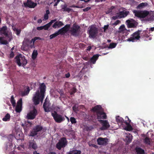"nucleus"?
<instances>
[{
	"label": "nucleus",
	"mask_w": 154,
	"mask_h": 154,
	"mask_svg": "<svg viewBox=\"0 0 154 154\" xmlns=\"http://www.w3.org/2000/svg\"><path fill=\"white\" fill-rule=\"evenodd\" d=\"M70 24H67L64 27L59 29L55 33L51 35L49 37L50 39H52L60 34L61 35H65L69 30L71 35L74 37L78 36L80 32L81 27L76 23H74L70 27Z\"/></svg>",
	"instance_id": "1"
},
{
	"label": "nucleus",
	"mask_w": 154,
	"mask_h": 154,
	"mask_svg": "<svg viewBox=\"0 0 154 154\" xmlns=\"http://www.w3.org/2000/svg\"><path fill=\"white\" fill-rule=\"evenodd\" d=\"M102 107L100 105H97L92 109V111L95 112V114L92 116V119L93 122L97 119L98 120L101 119H106L107 117L105 113L101 109Z\"/></svg>",
	"instance_id": "2"
},
{
	"label": "nucleus",
	"mask_w": 154,
	"mask_h": 154,
	"mask_svg": "<svg viewBox=\"0 0 154 154\" xmlns=\"http://www.w3.org/2000/svg\"><path fill=\"white\" fill-rule=\"evenodd\" d=\"M44 97V94H40L39 90H37L34 94L32 98L34 105H36L38 104L40 101L42 103Z\"/></svg>",
	"instance_id": "3"
},
{
	"label": "nucleus",
	"mask_w": 154,
	"mask_h": 154,
	"mask_svg": "<svg viewBox=\"0 0 154 154\" xmlns=\"http://www.w3.org/2000/svg\"><path fill=\"white\" fill-rule=\"evenodd\" d=\"M15 62L19 66H22L24 67L27 63V61L25 59V57L23 56L20 54L17 55L14 58Z\"/></svg>",
	"instance_id": "4"
},
{
	"label": "nucleus",
	"mask_w": 154,
	"mask_h": 154,
	"mask_svg": "<svg viewBox=\"0 0 154 154\" xmlns=\"http://www.w3.org/2000/svg\"><path fill=\"white\" fill-rule=\"evenodd\" d=\"M90 29L88 31L89 37L94 38L97 36L98 33V29L94 25H93L90 26Z\"/></svg>",
	"instance_id": "5"
},
{
	"label": "nucleus",
	"mask_w": 154,
	"mask_h": 154,
	"mask_svg": "<svg viewBox=\"0 0 154 154\" xmlns=\"http://www.w3.org/2000/svg\"><path fill=\"white\" fill-rule=\"evenodd\" d=\"M51 116L53 117L55 121L58 123H60L65 120V118L62 115L58 114L57 112L54 111L51 113Z\"/></svg>",
	"instance_id": "6"
},
{
	"label": "nucleus",
	"mask_w": 154,
	"mask_h": 154,
	"mask_svg": "<svg viewBox=\"0 0 154 154\" xmlns=\"http://www.w3.org/2000/svg\"><path fill=\"white\" fill-rule=\"evenodd\" d=\"M68 141L65 137L61 138L56 145V147L59 150L64 148L67 145Z\"/></svg>",
	"instance_id": "7"
},
{
	"label": "nucleus",
	"mask_w": 154,
	"mask_h": 154,
	"mask_svg": "<svg viewBox=\"0 0 154 154\" xmlns=\"http://www.w3.org/2000/svg\"><path fill=\"white\" fill-rule=\"evenodd\" d=\"M135 16L140 18H144L149 14V12L147 11H137L134 10L133 11Z\"/></svg>",
	"instance_id": "8"
},
{
	"label": "nucleus",
	"mask_w": 154,
	"mask_h": 154,
	"mask_svg": "<svg viewBox=\"0 0 154 154\" xmlns=\"http://www.w3.org/2000/svg\"><path fill=\"white\" fill-rule=\"evenodd\" d=\"M141 32L142 30H138L134 33L131 35V37L127 39V41L134 42L139 40L140 38V35Z\"/></svg>",
	"instance_id": "9"
},
{
	"label": "nucleus",
	"mask_w": 154,
	"mask_h": 154,
	"mask_svg": "<svg viewBox=\"0 0 154 154\" xmlns=\"http://www.w3.org/2000/svg\"><path fill=\"white\" fill-rule=\"evenodd\" d=\"M43 128L40 125H37L34 126L31 131H30L29 136L34 137L38 134V133L41 131Z\"/></svg>",
	"instance_id": "10"
},
{
	"label": "nucleus",
	"mask_w": 154,
	"mask_h": 154,
	"mask_svg": "<svg viewBox=\"0 0 154 154\" xmlns=\"http://www.w3.org/2000/svg\"><path fill=\"white\" fill-rule=\"evenodd\" d=\"M7 27L6 26H3L0 28V35H4L6 39L9 41L11 40L12 37L10 35H9L6 31Z\"/></svg>",
	"instance_id": "11"
},
{
	"label": "nucleus",
	"mask_w": 154,
	"mask_h": 154,
	"mask_svg": "<svg viewBox=\"0 0 154 154\" xmlns=\"http://www.w3.org/2000/svg\"><path fill=\"white\" fill-rule=\"evenodd\" d=\"M98 121L101 125L102 126L100 128L101 130H107L109 128L110 125L108 121L107 120H99Z\"/></svg>",
	"instance_id": "12"
},
{
	"label": "nucleus",
	"mask_w": 154,
	"mask_h": 154,
	"mask_svg": "<svg viewBox=\"0 0 154 154\" xmlns=\"http://www.w3.org/2000/svg\"><path fill=\"white\" fill-rule=\"evenodd\" d=\"M37 114V110L34 107L32 110L27 114V118L28 119H33L35 118Z\"/></svg>",
	"instance_id": "13"
},
{
	"label": "nucleus",
	"mask_w": 154,
	"mask_h": 154,
	"mask_svg": "<svg viewBox=\"0 0 154 154\" xmlns=\"http://www.w3.org/2000/svg\"><path fill=\"white\" fill-rule=\"evenodd\" d=\"M126 22L128 28H135L138 24L137 22L132 19L127 20Z\"/></svg>",
	"instance_id": "14"
},
{
	"label": "nucleus",
	"mask_w": 154,
	"mask_h": 154,
	"mask_svg": "<svg viewBox=\"0 0 154 154\" xmlns=\"http://www.w3.org/2000/svg\"><path fill=\"white\" fill-rule=\"evenodd\" d=\"M50 105L51 103L48 100H47V98L46 97L43 105V107L45 112H49L51 111V109L50 107Z\"/></svg>",
	"instance_id": "15"
},
{
	"label": "nucleus",
	"mask_w": 154,
	"mask_h": 154,
	"mask_svg": "<svg viewBox=\"0 0 154 154\" xmlns=\"http://www.w3.org/2000/svg\"><path fill=\"white\" fill-rule=\"evenodd\" d=\"M97 144L100 145L106 146L108 144V139L106 137H99L97 140Z\"/></svg>",
	"instance_id": "16"
},
{
	"label": "nucleus",
	"mask_w": 154,
	"mask_h": 154,
	"mask_svg": "<svg viewBox=\"0 0 154 154\" xmlns=\"http://www.w3.org/2000/svg\"><path fill=\"white\" fill-rule=\"evenodd\" d=\"M23 4L25 7H28L29 8H34L37 5L36 3H34L29 0H27L26 2H24Z\"/></svg>",
	"instance_id": "17"
},
{
	"label": "nucleus",
	"mask_w": 154,
	"mask_h": 154,
	"mask_svg": "<svg viewBox=\"0 0 154 154\" xmlns=\"http://www.w3.org/2000/svg\"><path fill=\"white\" fill-rule=\"evenodd\" d=\"M22 100L20 99L17 102V105L15 107V111L17 112H20L22 110Z\"/></svg>",
	"instance_id": "18"
},
{
	"label": "nucleus",
	"mask_w": 154,
	"mask_h": 154,
	"mask_svg": "<svg viewBox=\"0 0 154 154\" xmlns=\"http://www.w3.org/2000/svg\"><path fill=\"white\" fill-rule=\"evenodd\" d=\"M46 86L44 83L40 84L39 88L40 89V94H44L46 90Z\"/></svg>",
	"instance_id": "19"
},
{
	"label": "nucleus",
	"mask_w": 154,
	"mask_h": 154,
	"mask_svg": "<svg viewBox=\"0 0 154 154\" xmlns=\"http://www.w3.org/2000/svg\"><path fill=\"white\" fill-rule=\"evenodd\" d=\"M129 12L127 11H126L125 10H123L122 11H119V12L116 13L117 14H119L121 18H124L128 14Z\"/></svg>",
	"instance_id": "20"
},
{
	"label": "nucleus",
	"mask_w": 154,
	"mask_h": 154,
	"mask_svg": "<svg viewBox=\"0 0 154 154\" xmlns=\"http://www.w3.org/2000/svg\"><path fill=\"white\" fill-rule=\"evenodd\" d=\"M29 148H32L34 150H35L37 148V145L34 140L29 141Z\"/></svg>",
	"instance_id": "21"
},
{
	"label": "nucleus",
	"mask_w": 154,
	"mask_h": 154,
	"mask_svg": "<svg viewBox=\"0 0 154 154\" xmlns=\"http://www.w3.org/2000/svg\"><path fill=\"white\" fill-rule=\"evenodd\" d=\"M64 25L62 22L61 21H56L54 23L52 26V27L56 29L57 27L59 28Z\"/></svg>",
	"instance_id": "22"
},
{
	"label": "nucleus",
	"mask_w": 154,
	"mask_h": 154,
	"mask_svg": "<svg viewBox=\"0 0 154 154\" xmlns=\"http://www.w3.org/2000/svg\"><path fill=\"white\" fill-rule=\"evenodd\" d=\"M99 56V55L97 54L94 55L89 60L90 62L93 64H94L98 59Z\"/></svg>",
	"instance_id": "23"
},
{
	"label": "nucleus",
	"mask_w": 154,
	"mask_h": 154,
	"mask_svg": "<svg viewBox=\"0 0 154 154\" xmlns=\"http://www.w3.org/2000/svg\"><path fill=\"white\" fill-rule=\"evenodd\" d=\"M148 32L147 30L143 31V32L140 33V38L146 39L149 37V35L148 34Z\"/></svg>",
	"instance_id": "24"
},
{
	"label": "nucleus",
	"mask_w": 154,
	"mask_h": 154,
	"mask_svg": "<svg viewBox=\"0 0 154 154\" xmlns=\"http://www.w3.org/2000/svg\"><path fill=\"white\" fill-rule=\"evenodd\" d=\"M135 150L137 154H145L144 150L140 147H136Z\"/></svg>",
	"instance_id": "25"
},
{
	"label": "nucleus",
	"mask_w": 154,
	"mask_h": 154,
	"mask_svg": "<svg viewBox=\"0 0 154 154\" xmlns=\"http://www.w3.org/2000/svg\"><path fill=\"white\" fill-rule=\"evenodd\" d=\"M67 5L66 4H65L63 5H62V9L63 11L67 12L69 13L70 11L72 10V9L67 7Z\"/></svg>",
	"instance_id": "26"
},
{
	"label": "nucleus",
	"mask_w": 154,
	"mask_h": 154,
	"mask_svg": "<svg viewBox=\"0 0 154 154\" xmlns=\"http://www.w3.org/2000/svg\"><path fill=\"white\" fill-rule=\"evenodd\" d=\"M143 142L146 145H150L151 144V139L149 137L146 136L143 139Z\"/></svg>",
	"instance_id": "27"
},
{
	"label": "nucleus",
	"mask_w": 154,
	"mask_h": 154,
	"mask_svg": "<svg viewBox=\"0 0 154 154\" xmlns=\"http://www.w3.org/2000/svg\"><path fill=\"white\" fill-rule=\"evenodd\" d=\"M116 121L118 123H120L122 124V123H125V121L123 119L119 116H117L116 117Z\"/></svg>",
	"instance_id": "28"
},
{
	"label": "nucleus",
	"mask_w": 154,
	"mask_h": 154,
	"mask_svg": "<svg viewBox=\"0 0 154 154\" xmlns=\"http://www.w3.org/2000/svg\"><path fill=\"white\" fill-rule=\"evenodd\" d=\"M81 152V151L79 150H73L70 151L68 154H80Z\"/></svg>",
	"instance_id": "29"
},
{
	"label": "nucleus",
	"mask_w": 154,
	"mask_h": 154,
	"mask_svg": "<svg viewBox=\"0 0 154 154\" xmlns=\"http://www.w3.org/2000/svg\"><path fill=\"white\" fill-rule=\"evenodd\" d=\"M38 53L37 50H34L33 51L32 55V58L33 60H35L38 55Z\"/></svg>",
	"instance_id": "30"
},
{
	"label": "nucleus",
	"mask_w": 154,
	"mask_h": 154,
	"mask_svg": "<svg viewBox=\"0 0 154 154\" xmlns=\"http://www.w3.org/2000/svg\"><path fill=\"white\" fill-rule=\"evenodd\" d=\"M29 88L28 89L25 91H21L20 93V95H21V96L23 97L24 96H25L26 95H27L28 93H29Z\"/></svg>",
	"instance_id": "31"
},
{
	"label": "nucleus",
	"mask_w": 154,
	"mask_h": 154,
	"mask_svg": "<svg viewBox=\"0 0 154 154\" xmlns=\"http://www.w3.org/2000/svg\"><path fill=\"white\" fill-rule=\"evenodd\" d=\"M10 116L9 114L8 113L5 116V117L2 119L3 121H7L10 120Z\"/></svg>",
	"instance_id": "32"
},
{
	"label": "nucleus",
	"mask_w": 154,
	"mask_h": 154,
	"mask_svg": "<svg viewBox=\"0 0 154 154\" xmlns=\"http://www.w3.org/2000/svg\"><path fill=\"white\" fill-rule=\"evenodd\" d=\"M127 125L126 130L128 131H131L133 130V128L131 126L130 124V122H127L126 124H125Z\"/></svg>",
	"instance_id": "33"
},
{
	"label": "nucleus",
	"mask_w": 154,
	"mask_h": 154,
	"mask_svg": "<svg viewBox=\"0 0 154 154\" xmlns=\"http://www.w3.org/2000/svg\"><path fill=\"white\" fill-rule=\"evenodd\" d=\"M11 102L13 107L15 106L16 105L15 100L14 99L13 95H12L11 97Z\"/></svg>",
	"instance_id": "34"
},
{
	"label": "nucleus",
	"mask_w": 154,
	"mask_h": 154,
	"mask_svg": "<svg viewBox=\"0 0 154 154\" xmlns=\"http://www.w3.org/2000/svg\"><path fill=\"white\" fill-rule=\"evenodd\" d=\"M117 45V44L115 43H111L110 44L108 47L109 49H112L116 47Z\"/></svg>",
	"instance_id": "35"
},
{
	"label": "nucleus",
	"mask_w": 154,
	"mask_h": 154,
	"mask_svg": "<svg viewBox=\"0 0 154 154\" xmlns=\"http://www.w3.org/2000/svg\"><path fill=\"white\" fill-rule=\"evenodd\" d=\"M46 13L44 16V18L47 20L48 18V14H49L50 12L49 10H47L46 12Z\"/></svg>",
	"instance_id": "36"
},
{
	"label": "nucleus",
	"mask_w": 154,
	"mask_h": 154,
	"mask_svg": "<svg viewBox=\"0 0 154 154\" xmlns=\"http://www.w3.org/2000/svg\"><path fill=\"white\" fill-rule=\"evenodd\" d=\"M145 4L144 3H142L139 5L137 7V9H140L143 8L146 6Z\"/></svg>",
	"instance_id": "37"
},
{
	"label": "nucleus",
	"mask_w": 154,
	"mask_h": 154,
	"mask_svg": "<svg viewBox=\"0 0 154 154\" xmlns=\"http://www.w3.org/2000/svg\"><path fill=\"white\" fill-rule=\"evenodd\" d=\"M70 121L72 124H75L76 123V121L75 119L73 117H71L70 118Z\"/></svg>",
	"instance_id": "38"
},
{
	"label": "nucleus",
	"mask_w": 154,
	"mask_h": 154,
	"mask_svg": "<svg viewBox=\"0 0 154 154\" xmlns=\"http://www.w3.org/2000/svg\"><path fill=\"white\" fill-rule=\"evenodd\" d=\"M38 39L41 40V38L39 37H35L33 38L32 39L31 42H33V43H34L35 41Z\"/></svg>",
	"instance_id": "39"
},
{
	"label": "nucleus",
	"mask_w": 154,
	"mask_h": 154,
	"mask_svg": "<svg viewBox=\"0 0 154 154\" xmlns=\"http://www.w3.org/2000/svg\"><path fill=\"white\" fill-rule=\"evenodd\" d=\"M118 19H121L119 16V14H117L115 16H113L112 17V19L115 20Z\"/></svg>",
	"instance_id": "40"
},
{
	"label": "nucleus",
	"mask_w": 154,
	"mask_h": 154,
	"mask_svg": "<svg viewBox=\"0 0 154 154\" xmlns=\"http://www.w3.org/2000/svg\"><path fill=\"white\" fill-rule=\"evenodd\" d=\"M93 129V128L92 126L87 127L86 128V130L87 131H91Z\"/></svg>",
	"instance_id": "41"
},
{
	"label": "nucleus",
	"mask_w": 154,
	"mask_h": 154,
	"mask_svg": "<svg viewBox=\"0 0 154 154\" xmlns=\"http://www.w3.org/2000/svg\"><path fill=\"white\" fill-rule=\"evenodd\" d=\"M8 42L7 40H2L0 43L2 44L6 45L8 44Z\"/></svg>",
	"instance_id": "42"
},
{
	"label": "nucleus",
	"mask_w": 154,
	"mask_h": 154,
	"mask_svg": "<svg viewBox=\"0 0 154 154\" xmlns=\"http://www.w3.org/2000/svg\"><path fill=\"white\" fill-rule=\"evenodd\" d=\"M125 119H127V120H125V123L126 124L127 122H130V123L131 122V120L129 119V118L128 116H126L125 117Z\"/></svg>",
	"instance_id": "43"
},
{
	"label": "nucleus",
	"mask_w": 154,
	"mask_h": 154,
	"mask_svg": "<svg viewBox=\"0 0 154 154\" xmlns=\"http://www.w3.org/2000/svg\"><path fill=\"white\" fill-rule=\"evenodd\" d=\"M15 30L16 31V34L17 35H19L21 32V30L20 29H15Z\"/></svg>",
	"instance_id": "44"
},
{
	"label": "nucleus",
	"mask_w": 154,
	"mask_h": 154,
	"mask_svg": "<svg viewBox=\"0 0 154 154\" xmlns=\"http://www.w3.org/2000/svg\"><path fill=\"white\" fill-rule=\"evenodd\" d=\"M109 24H108L107 25H105L104 26V27L103 28V29H104V32H106V31L108 29V27H109Z\"/></svg>",
	"instance_id": "45"
},
{
	"label": "nucleus",
	"mask_w": 154,
	"mask_h": 154,
	"mask_svg": "<svg viewBox=\"0 0 154 154\" xmlns=\"http://www.w3.org/2000/svg\"><path fill=\"white\" fill-rule=\"evenodd\" d=\"M120 23V21L119 20H117L114 23L112 24L113 25H117L118 24Z\"/></svg>",
	"instance_id": "46"
},
{
	"label": "nucleus",
	"mask_w": 154,
	"mask_h": 154,
	"mask_svg": "<svg viewBox=\"0 0 154 154\" xmlns=\"http://www.w3.org/2000/svg\"><path fill=\"white\" fill-rule=\"evenodd\" d=\"M91 9V7H87L86 8L84 9L83 10L84 11L86 12L87 11L90 10Z\"/></svg>",
	"instance_id": "47"
},
{
	"label": "nucleus",
	"mask_w": 154,
	"mask_h": 154,
	"mask_svg": "<svg viewBox=\"0 0 154 154\" xmlns=\"http://www.w3.org/2000/svg\"><path fill=\"white\" fill-rule=\"evenodd\" d=\"M76 92V89L75 88H73L72 90L70 93V94L72 95L74 94Z\"/></svg>",
	"instance_id": "48"
},
{
	"label": "nucleus",
	"mask_w": 154,
	"mask_h": 154,
	"mask_svg": "<svg viewBox=\"0 0 154 154\" xmlns=\"http://www.w3.org/2000/svg\"><path fill=\"white\" fill-rule=\"evenodd\" d=\"M43 26V29L45 30H48L49 28V27L47 24Z\"/></svg>",
	"instance_id": "49"
},
{
	"label": "nucleus",
	"mask_w": 154,
	"mask_h": 154,
	"mask_svg": "<svg viewBox=\"0 0 154 154\" xmlns=\"http://www.w3.org/2000/svg\"><path fill=\"white\" fill-rule=\"evenodd\" d=\"M37 29L38 30H41L43 29V26L37 27Z\"/></svg>",
	"instance_id": "50"
},
{
	"label": "nucleus",
	"mask_w": 154,
	"mask_h": 154,
	"mask_svg": "<svg viewBox=\"0 0 154 154\" xmlns=\"http://www.w3.org/2000/svg\"><path fill=\"white\" fill-rule=\"evenodd\" d=\"M14 52L12 51L10 54V58H13L14 57Z\"/></svg>",
	"instance_id": "51"
},
{
	"label": "nucleus",
	"mask_w": 154,
	"mask_h": 154,
	"mask_svg": "<svg viewBox=\"0 0 154 154\" xmlns=\"http://www.w3.org/2000/svg\"><path fill=\"white\" fill-rule=\"evenodd\" d=\"M112 11H111L110 9H109L108 10L106 11V14H109L110 13H112Z\"/></svg>",
	"instance_id": "52"
},
{
	"label": "nucleus",
	"mask_w": 154,
	"mask_h": 154,
	"mask_svg": "<svg viewBox=\"0 0 154 154\" xmlns=\"http://www.w3.org/2000/svg\"><path fill=\"white\" fill-rule=\"evenodd\" d=\"M83 59L86 61H88L89 60V58L88 57L85 56V57H83Z\"/></svg>",
	"instance_id": "53"
},
{
	"label": "nucleus",
	"mask_w": 154,
	"mask_h": 154,
	"mask_svg": "<svg viewBox=\"0 0 154 154\" xmlns=\"http://www.w3.org/2000/svg\"><path fill=\"white\" fill-rule=\"evenodd\" d=\"M106 0H95V2L96 3H97V2H105Z\"/></svg>",
	"instance_id": "54"
},
{
	"label": "nucleus",
	"mask_w": 154,
	"mask_h": 154,
	"mask_svg": "<svg viewBox=\"0 0 154 154\" xmlns=\"http://www.w3.org/2000/svg\"><path fill=\"white\" fill-rule=\"evenodd\" d=\"M65 75L66 78H68L70 77V74L69 72H68Z\"/></svg>",
	"instance_id": "55"
},
{
	"label": "nucleus",
	"mask_w": 154,
	"mask_h": 154,
	"mask_svg": "<svg viewBox=\"0 0 154 154\" xmlns=\"http://www.w3.org/2000/svg\"><path fill=\"white\" fill-rule=\"evenodd\" d=\"M91 145L92 146H93V147H94V148H98V146L97 145H96L95 144H91Z\"/></svg>",
	"instance_id": "56"
},
{
	"label": "nucleus",
	"mask_w": 154,
	"mask_h": 154,
	"mask_svg": "<svg viewBox=\"0 0 154 154\" xmlns=\"http://www.w3.org/2000/svg\"><path fill=\"white\" fill-rule=\"evenodd\" d=\"M56 19L52 20L50 22L51 23V24H52V23H53L54 22L55 23L56 22Z\"/></svg>",
	"instance_id": "57"
},
{
	"label": "nucleus",
	"mask_w": 154,
	"mask_h": 154,
	"mask_svg": "<svg viewBox=\"0 0 154 154\" xmlns=\"http://www.w3.org/2000/svg\"><path fill=\"white\" fill-rule=\"evenodd\" d=\"M115 8V6H112L110 7V8H109V9H110L111 11H112V10L114 9Z\"/></svg>",
	"instance_id": "58"
},
{
	"label": "nucleus",
	"mask_w": 154,
	"mask_h": 154,
	"mask_svg": "<svg viewBox=\"0 0 154 154\" xmlns=\"http://www.w3.org/2000/svg\"><path fill=\"white\" fill-rule=\"evenodd\" d=\"M42 22V21L41 19H39L38 20L37 22L38 23H41Z\"/></svg>",
	"instance_id": "59"
},
{
	"label": "nucleus",
	"mask_w": 154,
	"mask_h": 154,
	"mask_svg": "<svg viewBox=\"0 0 154 154\" xmlns=\"http://www.w3.org/2000/svg\"><path fill=\"white\" fill-rule=\"evenodd\" d=\"M124 28H125L124 25H122L119 27V29H123Z\"/></svg>",
	"instance_id": "60"
},
{
	"label": "nucleus",
	"mask_w": 154,
	"mask_h": 154,
	"mask_svg": "<svg viewBox=\"0 0 154 154\" xmlns=\"http://www.w3.org/2000/svg\"><path fill=\"white\" fill-rule=\"evenodd\" d=\"M46 24L49 27L52 24L50 22H49V23H47Z\"/></svg>",
	"instance_id": "61"
},
{
	"label": "nucleus",
	"mask_w": 154,
	"mask_h": 154,
	"mask_svg": "<svg viewBox=\"0 0 154 154\" xmlns=\"http://www.w3.org/2000/svg\"><path fill=\"white\" fill-rule=\"evenodd\" d=\"M149 30H150L152 31H154V27H152V28H150L149 29Z\"/></svg>",
	"instance_id": "62"
},
{
	"label": "nucleus",
	"mask_w": 154,
	"mask_h": 154,
	"mask_svg": "<svg viewBox=\"0 0 154 154\" xmlns=\"http://www.w3.org/2000/svg\"><path fill=\"white\" fill-rule=\"evenodd\" d=\"M49 154H56V152H49Z\"/></svg>",
	"instance_id": "63"
},
{
	"label": "nucleus",
	"mask_w": 154,
	"mask_h": 154,
	"mask_svg": "<svg viewBox=\"0 0 154 154\" xmlns=\"http://www.w3.org/2000/svg\"><path fill=\"white\" fill-rule=\"evenodd\" d=\"M33 154H40L38 153L36 151H35L33 152Z\"/></svg>",
	"instance_id": "64"
}]
</instances>
